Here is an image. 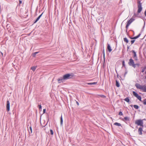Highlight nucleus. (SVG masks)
Masks as SVG:
<instances>
[{"mask_svg": "<svg viewBox=\"0 0 146 146\" xmlns=\"http://www.w3.org/2000/svg\"><path fill=\"white\" fill-rule=\"evenodd\" d=\"M74 76V75L73 73L67 74L64 75L63 77L59 78L58 79V81L59 83L63 82L64 80L72 78Z\"/></svg>", "mask_w": 146, "mask_h": 146, "instance_id": "f257e3e1", "label": "nucleus"}, {"mask_svg": "<svg viewBox=\"0 0 146 146\" xmlns=\"http://www.w3.org/2000/svg\"><path fill=\"white\" fill-rule=\"evenodd\" d=\"M137 4L138 8L137 12L138 13H141L143 9L142 7V3H141V1L138 0L137 1Z\"/></svg>", "mask_w": 146, "mask_h": 146, "instance_id": "f03ea898", "label": "nucleus"}, {"mask_svg": "<svg viewBox=\"0 0 146 146\" xmlns=\"http://www.w3.org/2000/svg\"><path fill=\"white\" fill-rule=\"evenodd\" d=\"M134 17H141L138 16V14H136L135 13H134L133 17L131 18L127 22V24H128L129 25H130V24L135 20V19L133 18Z\"/></svg>", "mask_w": 146, "mask_h": 146, "instance_id": "7ed1b4c3", "label": "nucleus"}, {"mask_svg": "<svg viewBox=\"0 0 146 146\" xmlns=\"http://www.w3.org/2000/svg\"><path fill=\"white\" fill-rule=\"evenodd\" d=\"M135 123L141 127H143V120L141 119L137 120L135 122Z\"/></svg>", "mask_w": 146, "mask_h": 146, "instance_id": "20e7f679", "label": "nucleus"}, {"mask_svg": "<svg viewBox=\"0 0 146 146\" xmlns=\"http://www.w3.org/2000/svg\"><path fill=\"white\" fill-rule=\"evenodd\" d=\"M129 62H128V64L130 66H132L133 68H135V64L133 60L131 58H130L129 60Z\"/></svg>", "mask_w": 146, "mask_h": 146, "instance_id": "39448f33", "label": "nucleus"}, {"mask_svg": "<svg viewBox=\"0 0 146 146\" xmlns=\"http://www.w3.org/2000/svg\"><path fill=\"white\" fill-rule=\"evenodd\" d=\"M132 93L133 95L135 96L136 97L139 101H141V98L140 96H139L138 94L135 91H133Z\"/></svg>", "mask_w": 146, "mask_h": 146, "instance_id": "423d86ee", "label": "nucleus"}, {"mask_svg": "<svg viewBox=\"0 0 146 146\" xmlns=\"http://www.w3.org/2000/svg\"><path fill=\"white\" fill-rule=\"evenodd\" d=\"M131 52L133 54V58L135 60L137 61L138 59L136 52L134 50H132Z\"/></svg>", "mask_w": 146, "mask_h": 146, "instance_id": "0eeeda50", "label": "nucleus"}, {"mask_svg": "<svg viewBox=\"0 0 146 146\" xmlns=\"http://www.w3.org/2000/svg\"><path fill=\"white\" fill-rule=\"evenodd\" d=\"M130 119V117H124L123 119V120L126 122V123H129Z\"/></svg>", "mask_w": 146, "mask_h": 146, "instance_id": "6e6552de", "label": "nucleus"}, {"mask_svg": "<svg viewBox=\"0 0 146 146\" xmlns=\"http://www.w3.org/2000/svg\"><path fill=\"white\" fill-rule=\"evenodd\" d=\"M135 86L137 88L141 90L143 88V86L141 85L140 84L138 83H136L135 84Z\"/></svg>", "mask_w": 146, "mask_h": 146, "instance_id": "1a4fd4ad", "label": "nucleus"}, {"mask_svg": "<svg viewBox=\"0 0 146 146\" xmlns=\"http://www.w3.org/2000/svg\"><path fill=\"white\" fill-rule=\"evenodd\" d=\"M10 102L9 100L7 101V105H6V110L7 111H9L10 110Z\"/></svg>", "mask_w": 146, "mask_h": 146, "instance_id": "9d476101", "label": "nucleus"}, {"mask_svg": "<svg viewBox=\"0 0 146 146\" xmlns=\"http://www.w3.org/2000/svg\"><path fill=\"white\" fill-rule=\"evenodd\" d=\"M143 131V128L141 127H140L139 128L138 132L139 135H141L142 134V131Z\"/></svg>", "mask_w": 146, "mask_h": 146, "instance_id": "9b49d317", "label": "nucleus"}, {"mask_svg": "<svg viewBox=\"0 0 146 146\" xmlns=\"http://www.w3.org/2000/svg\"><path fill=\"white\" fill-rule=\"evenodd\" d=\"M107 49L110 52L112 51V50L111 49L110 45L108 44Z\"/></svg>", "mask_w": 146, "mask_h": 146, "instance_id": "f8f14e48", "label": "nucleus"}, {"mask_svg": "<svg viewBox=\"0 0 146 146\" xmlns=\"http://www.w3.org/2000/svg\"><path fill=\"white\" fill-rule=\"evenodd\" d=\"M142 90L143 92H146V86L145 85H143V88L142 89Z\"/></svg>", "mask_w": 146, "mask_h": 146, "instance_id": "ddd939ff", "label": "nucleus"}, {"mask_svg": "<svg viewBox=\"0 0 146 146\" xmlns=\"http://www.w3.org/2000/svg\"><path fill=\"white\" fill-rule=\"evenodd\" d=\"M97 84V82H90V83H87V84L89 85H95Z\"/></svg>", "mask_w": 146, "mask_h": 146, "instance_id": "4468645a", "label": "nucleus"}, {"mask_svg": "<svg viewBox=\"0 0 146 146\" xmlns=\"http://www.w3.org/2000/svg\"><path fill=\"white\" fill-rule=\"evenodd\" d=\"M114 125L118 126H121V125L120 123L117 122L115 123H114Z\"/></svg>", "mask_w": 146, "mask_h": 146, "instance_id": "2eb2a0df", "label": "nucleus"}, {"mask_svg": "<svg viewBox=\"0 0 146 146\" xmlns=\"http://www.w3.org/2000/svg\"><path fill=\"white\" fill-rule=\"evenodd\" d=\"M123 40L126 43H128L129 42V40H128L127 38H123Z\"/></svg>", "mask_w": 146, "mask_h": 146, "instance_id": "dca6fc26", "label": "nucleus"}, {"mask_svg": "<svg viewBox=\"0 0 146 146\" xmlns=\"http://www.w3.org/2000/svg\"><path fill=\"white\" fill-rule=\"evenodd\" d=\"M124 100L127 102L129 103V102L130 100L129 98L128 97H127L125 98L124 99Z\"/></svg>", "mask_w": 146, "mask_h": 146, "instance_id": "f3484780", "label": "nucleus"}, {"mask_svg": "<svg viewBox=\"0 0 146 146\" xmlns=\"http://www.w3.org/2000/svg\"><path fill=\"white\" fill-rule=\"evenodd\" d=\"M116 86L117 87H119L120 86L119 83L117 80H116Z\"/></svg>", "mask_w": 146, "mask_h": 146, "instance_id": "a211bd4d", "label": "nucleus"}, {"mask_svg": "<svg viewBox=\"0 0 146 146\" xmlns=\"http://www.w3.org/2000/svg\"><path fill=\"white\" fill-rule=\"evenodd\" d=\"M36 66H33L31 67V69L33 71H34L36 69Z\"/></svg>", "mask_w": 146, "mask_h": 146, "instance_id": "6ab92c4d", "label": "nucleus"}, {"mask_svg": "<svg viewBox=\"0 0 146 146\" xmlns=\"http://www.w3.org/2000/svg\"><path fill=\"white\" fill-rule=\"evenodd\" d=\"M133 106L134 107V108L136 109H138L139 108V106L137 105H133Z\"/></svg>", "mask_w": 146, "mask_h": 146, "instance_id": "aec40b11", "label": "nucleus"}, {"mask_svg": "<svg viewBox=\"0 0 146 146\" xmlns=\"http://www.w3.org/2000/svg\"><path fill=\"white\" fill-rule=\"evenodd\" d=\"M63 122V118L62 117V115H61V117H60V124L61 125H62V123Z\"/></svg>", "mask_w": 146, "mask_h": 146, "instance_id": "412c9836", "label": "nucleus"}, {"mask_svg": "<svg viewBox=\"0 0 146 146\" xmlns=\"http://www.w3.org/2000/svg\"><path fill=\"white\" fill-rule=\"evenodd\" d=\"M39 52H34L33 53L32 56L33 57H35L37 53H38Z\"/></svg>", "mask_w": 146, "mask_h": 146, "instance_id": "4be33fe9", "label": "nucleus"}, {"mask_svg": "<svg viewBox=\"0 0 146 146\" xmlns=\"http://www.w3.org/2000/svg\"><path fill=\"white\" fill-rule=\"evenodd\" d=\"M39 19H40L38 17L36 20L34 21V24L36 23Z\"/></svg>", "mask_w": 146, "mask_h": 146, "instance_id": "5701e85b", "label": "nucleus"}, {"mask_svg": "<svg viewBox=\"0 0 146 146\" xmlns=\"http://www.w3.org/2000/svg\"><path fill=\"white\" fill-rule=\"evenodd\" d=\"M146 66H145L142 69L141 71V72H143L145 71L146 70Z\"/></svg>", "mask_w": 146, "mask_h": 146, "instance_id": "b1692460", "label": "nucleus"}, {"mask_svg": "<svg viewBox=\"0 0 146 146\" xmlns=\"http://www.w3.org/2000/svg\"><path fill=\"white\" fill-rule=\"evenodd\" d=\"M122 62L123 66H124L125 67V61L124 60H123Z\"/></svg>", "mask_w": 146, "mask_h": 146, "instance_id": "393cba45", "label": "nucleus"}, {"mask_svg": "<svg viewBox=\"0 0 146 146\" xmlns=\"http://www.w3.org/2000/svg\"><path fill=\"white\" fill-rule=\"evenodd\" d=\"M135 68H136V66H137L138 67L139 66H140V64L139 63H136L135 64Z\"/></svg>", "mask_w": 146, "mask_h": 146, "instance_id": "a878e982", "label": "nucleus"}, {"mask_svg": "<svg viewBox=\"0 0 146 146\" xmlns=\"http://www.w3.org/2000/svg\"><path fill=\"white\" fill-rule=\"evenodd\" d=\"M118 115H123L122 112L121 111L119 112V113Z\"/></svg>", "mask_w": 146, "mask_h": 146, "instance_id": "bb28decb", "label": "nucleus"}, {"mask_svg": "<svg viewBox=\"0 0 146 146\" xmlns=\"http://www.w3.org/2000/svg\"><path fill=\"white\" fill-rule=\"evenodd\" d=\"M50 133L52 135H53L54 133L53 130L52 129H50Z\"/></svg>", "mask_w": 146, "mask_h": 146, "instance_id": "cd10ccee", "label": "nucleus"}, {"mask_svg": "<svg viewBox=\"0 0 146 146\" xmlns=\"http://www.w3.org/2000/svg\"><path fill=\"white\" fill-rule=\"evenodd\" d=\"M135 41V40H131V44H133L134 42Z\"/></svg>", "mask_w": 146, "mask_h": 146, "instance_id": "c85d7f7f", "label": "nucleus"}, {"mask_svg": "<svg viewBox=\"0 0 146 146\" xmlns=\"http://www.w3.org/2000/svg\"><path fill=\"white\" fill-rule=\"evenodd\" d=\"M143 103L145 105H146V99H145L143 100Z\"/></svg>", "mask_w": 146, "mask_h": 146, "instance_id": "c756f323", "label": "nucleus"}, {"mask_svg": "<svg viewBox=\"0 0 146 146\" xmlns=\"http://www.w3.org/2000/svg\"><path fill=\"white\" fill-rule=\"evenodd\" d=\"M103 57H104V58L105 56V54L104 49V50H103Z\"/></svg>", "mask_w": 146, "mask_h": 146, "instance_id": "7c9ffc66", "label": "nucleus"}, {"mask_svg": "<svg viewBox=\"0 0 146 146\" xmlns=\"http://www.w3.org/2000/svg\"><path fill=\"white\" fill-rule=\"evenodd\" d=\"M129 25L128 24H126L125 27L127 29L128 28V27H129Z\"/></svg>", "mask_w": 146, "mask_h": 146, "instance_id": "2f4dec72", "label": "nucleus"}, {"mask_svg": "<svg viewBox=\"0 0 146 146\" xmlns=\"http://www.w3.org/2000/svg\"><path fill=\"white\" fill-rule=\"evenodd\" d=\"M38 107L39 108V109H41L42 108V106L40 105H38Z\"/></svg>", "mask_w": 146, "mask_h": 146, "instance_id": "473e14b6", "label": "nucleus"}, {"mask_svg": "<svg viewBox=\"0 0 146 146\" xmlns=\"http://www.w3.org/2000/svg\"><path fill=\"white\" fill-rule=\"evenodd\" d=\"M30 131H31V133L32 132V127L31 126H30Z\"/></svg>", "mask_w": 146, "mask_h": 146, "instance_id": "72a5a7b5", "label": "nucleus"}, {"mask_svg": "<svg viewBox=\"0 0 146 146\" xmlns=\"http://www.w3.org/2000/svg\"><path fill=\"white\" fill-rule=\"evenodd\" d=\"M43 13H42L41 15H40L38 17L40 19V18L42 16V14Z\"/></svg>", "mask_w": 146, "mask_h": 146, "instance_id": "f704fd0d", "label": "nucleus"}, {"mask_svg": "<svg viewBox=\"0 0 146 146\" xmlns=\"http://www.w3.org/2000/svg\"><path fill=\"white\" fill-rule=\"evenodd\" d=\"M138 37H137V36H135V37H133V39H135L137 38Z\"/></svg>", "mask_w": 146, "mask_h": 146, "instance_id": "c9c22d12", "label": "nucleus"}, {"mask_svg": "<svg viewBox=\"0 0 146 146\" xmlns=\"http://www.w3.org/2000/svg\"><path fill=\"white\" fill-rule=\"evenodd\" d=\"M46 109H43V113H45V112H46Z\"/></svg>", "mask_w": 146, "mask_h": 146, "instance_id": "e433bc0d", "label": "nucleus"}, {"mask_svg": "<svg viewBox=\"0 0 146 146\" xmlns=\"http://www.w3.org/2000/svg\"><path fill=\"white\" fill-rule=\"evenodd\" d=\"M141 35V33H139L138 34V35L137 36V37H138V38L140 37V36Z\"/></svg>", "mask_w": 146, "mask_h": 146, "instance_id": "4c0bfd02", "label": "nucleus"}, {"mask_svg": "<svg viewBox=\"0 0 146 146\" xmlns=\"http://www.w3.org/2000/svg\"><path fill=\"white\" fill-rule=\"evenodd\" d=\"M127 71H126L125 72L124 74V76H125V75L127 74Z\"/></svg>", "mask_w": 146, "mask_h": 146, "instance_id": "58836bf2", "label": "nucleus"}, {"mask_svg": "<svg viewBox=\"0 0 146 146\" xmlns=\"http://www.w3.org/2000/svg\"><path fill=\"white\" fill-rule=\"evenodd\" d=\"M76 103L78 106L79 105V103H78V102L76 101Z\"/></svg>", "mask_w": 146, "mask_h": 146, "instance_id": "ea45409f", "label": "nucleus"}, {"mask_svg": "<svg viewBox=\"0 0 146 146\" xmlns=\"http://www.w3.org/2000/svg\"><path fill=\"white\" fill-rule=\"evenodd\" d=\"M22 3V1L19 0V4H21Z\"/></svg>", "mask_w": 146, "mask_h": 146, "instance_id": "a19ab883", "label": "nucleus"}, {"mask_svg": "<svg viewBox=\"0 0 146 146\" xmlns=\"http://www.w3.org/2000/svg\"><path fill=\"white\" fill-rule=\"evenodd\" d=\"M129 38H131V39H133V37H131V36H129Z\"/></svg>", "mask_w": 146, "mask_h": 146, "instance_id": "79ce46f5", "label": "nucleus"}, {"mask_svg": "<svg viewBox=\"0 0 146 146\" xmlns=\"http://www.w3.org/2000/svg\"><path fill=\"white\" fill-rule=\"evenodd\" d=\"M129 46H127V50H128V49H129Z\"/></svg>", "mask_w": 146, "mask_h": 146, "instance_id": "37998d69", "label": "nucleus"}, {"mask_svg": "<svg viewBox=\"0 0 146 146\" xmlns=\"http://www.w3.org/2000/svg\"><path fill=\"white\" fill-rule=\"evenodd\" d=\"M102 97H106V96H105L104 95H102Z\"/></svg>", "mask_w": 146, "mask_h": 146, "instance_id": "c03bdc74", "label": "nucleus"}, {"mask_svg": "<svg viewBox=\"0 0 146 146\" xmlns=\"http://www.w3.org/2000/svg\"><path fill=\"white\" fill-rule=\"evenodd\" d=\"M130 106H131V107H133V105H130Z\"/></svg>", "mask_w": 146, "mask_h": 146, "instance_id": "a18cd8bd", "label": "nucleus"}, {"mask_svg": "<svg viewBox=\"0 0 146 146\" xmlns=\"http://www.w3.org/2000/svg\"><path fill=\"white\" fill-rule=\"evenodd\" d=\"M1 54H2V55H3V53L2 52H1Z\"/></svg>", "mask_w": 146, "mask_h": 146, "instance_id": "49530a36", "label": "nucleus"}, {"mask_svg": "<svg viewBox=\"0 0 146 146\" xmlns=\"http://www.w3.org/2000/svg\"><path fill=\"white\" fill-rule=\"evenodd\" d=\"M145 74H146V71L145 72Z\"/></svg>", "mask_w": 146, "mask_h": 146, "instance_id": "de8ad7c7", "label": "nucleus"}, {"mask_svg": "<svg viewBox=\"0 0 146 146\" xmlns=\"http://www.w3.org/2000/svg\"><path fill=\"white\" fill-rule=\"evenodd\" d=\"M45 126H43L42 127H44Z\"/></svg>", "mask_w": 146, "mask_h": 146, "instance_id": "09e8293b", "label": "nucleus"}, {"mask_svg": "<svg viewBox=\"0 0 146 146\" xmlns=\"http://www.w3.org/2000/svg\"><path fill=\"white\" fill-rule=\"evenodd\" d=\"M145 79H146V76H145Z\"/></svg>", "mask_w": 146, "mask_h": 146, "instance_id": "8fccbe9b", "label": "nucleus"}]
</instances>
